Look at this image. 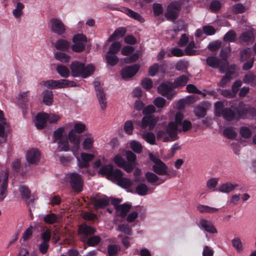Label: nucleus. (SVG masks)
<instances>
[{
    "instance_id": "nucleus-4",
    "label": "nucleus",
    "mask_w": 256,
    "mask_h": 256,
    "mask_svg": "<svg viewBox=\"0 0 256 256\" xmlns=\"http://www.w3.org/2000/svg\"><path fill=\"white\" fill-rule=\"evenodd\" d=\"M214 114L217 116H222L227 121L238 120L234 108H224L223 102H217L214 104Z\"/></svg>"
},
{
    "instance_id": "nucleus-31",
    "label": "nucleus",
    "mask_w": 256,
    "mask_h": 256,
    "mask_svg": "<svg viewBox=\"0 0 256 256\" xmlns=\"http://www.w3.org/2000/svg\"><path fill=\"white\" fill-rule=\"evenodd\" d=\"M55 47L58 50L66 51L70 47V42L66 40L60 39L56 42Z\"/></svg>"
},
{
    "instance_id": "nucleus-14",
    "label": "nucleus",
    "mask_w": 256,
    "mask_h": 256,
    "mask_svg": "<svg viewBox=\"0 0 256 256\" xmlns=\"http://www.w3.org/2000/svg\"><path fill=\"white\" fill-rule=\"evenodd\" d=\"M50 29L53 32L58 35H62L65 32L66 26L60 20L52 18L50 20Z\"/></svg>"
},
{
    "instance_id": "nucleus-54",
    "label": "nucleus",
    "mask_w": 256,
    "mask_h": 256,
    "mask_svg": "<svg viewBox=\"0 0 256 256\" xmlns=\"http://www.w3.org/2000/svg\"><path fill=\"white\" fill-rule=\"evenodd\" d=\"M132 182L128 178H122L118 182V184L121 187L128 188L132 186Z\"/></svg>"
},
{
    "instance_id": "nucleus-40",
    "label": "nucleus",
    "mask_w": 256,
    "mask_h": 256,
    "mask_svg": "<svg viewBox=\"0 0 256 256\" xmlns=\"http://www.w3.org/2000/svg\"><path fill=\"white\" fill-rule=\"evenodd\" d=\"M142 138L150 144L152 145L155 144L156 136L153 132H146L144 133L142 135Z\"/></svg>"
},
{
    "instance_id": "nucleus-16",
    "label": "nucleus",
    "mask_w": 256,
    "mask_h": 256,
    "mask_svg": "<svg viewBox=\"0 0 256 256\" xmlns=\"http://www.w3.org/2000/svg\"><path fill=\"white\" fill-rule=\"evenodd\" d=\"M140 68V66L137 64L125 66L121 71V75L124 79L130 78L136 74Z\"/></svg>"
},
{
    "instance_id": "nucleus-3",
    "label": "nucleus",
    "mask_w": 256,
    "mask_h": 256,
    "mask_svg": "<svg viewBox=\"0 0 256 256\" xmlns=\"http://www.w3.org/2000/svg\"><path fill=\"white\" fill-rule=\"evenodd\" d=\"M172 121L168 122L166 129L159 130L156 132V137L158 140H162L164 142L174 140L177 139L178 127Z\"/></svg>"
},
{
    "instance_id": "nucleus-21",
    "label": "nucleus",
    "mask_w": 256,
    "mask_h": 256,
    "mask_svg": "<svg viewBox=\"0 0 256 256\" xmlns=\"http://www.w3.org/2000/svg\"><path fill=\"white\" fill-rule=\"evenodd\" d=\"M84 136L82 142V148L85 150H90L94 146V138L90 133H86Z\"/></svg>"
},
{
    "instance_id": "nucleus-45",
    "label": "nucleus",
    "mask_w": 256,
    "mask_h": 256,
    "mask_svg": "<svg viewBox=\"0 0 256 256\" xmlns=\"http://www.w3.org/2000/svg\"><path fill=\"white\" fill-rule=\"evenodd\" d=\"M43 102L48 106L51 105L53 102V94L52 91H47L45 92Z\"/></svg>"
},
{
    "instance_id": "nucleus-19",
    "label": "nucleus",
    "mask_w": 256,
    "mask_h": 256,
    "mask_svg": "<svg viewBox=\"0 0 256 256\" xmlns=\"http://www.w3.org/2000/svg\"><path fill=\"white\" fill-rule=\"evenodd\" d=\"M48 114L45 112H40L36 116L35 126L38 130L44 128L47 124Z\"/></svg>"
},
{
    "instance_id": "nucleus-34",
    "label": "nucleus",
    "mask_w": 256,
    "mask_h": 256,
    "mask_svg": "<svg viewBox=\"0 0 256 256\" xmlns=\"http://www.w3.org/2000/svg\"><path fill=\"white\" fill-rule=\"evenodd\" d=\"M106 58L108 64L112 66H115L118 61V58L116 54L108 51L106 56Z\"/></svg>"
},
{
    "instance_id": "nucleus-36",
    "label": "nucleus",
    "mask_w": 256,
    "mask_h": 256,
    "mask_svg": "<svg viewBox=\"0 0 256 256\" xmlns=\"http://www.w3.org/2000/svg\"><path fill=\"white\" fill-rule=\"evenodd\" d=\"M198 47L194 41H191L186 47L185 52L188 56H194L196 54Z\"/></svg>"
},
{
    "instance_id": "nucleus-30",
    "label": "nucleus",
    "mask_w": 256,
    "mask_h": 256,
    "mask_svg": "<svg viewBox=\"0 0 256 256\" xmlns=\"http://www.w3.org/2000/svg\"><path fill=\"white\" fill-rule=\"evenodd\" d=\"M10 130V126L6 120H2L0 122V137L6 138L7 136V133Z\"/></svg>"
},
{
    "instance_id": "nucleus-2",
    "label": "nucleus",
    "mask_w": 256,
    "mask_h": 256,
    "mask_svg": "<svg viewBox=\"0 0 256 256\" xmlns=\"http://www.w3.org/2000/svg\"><path fill=\"white\" fill-rule=\"evenodd\" d=\"M72 76L74 77L82 76L86 78L94 72V66L92 64L85 66L84 64L78 61H74L70 66Z\"/></svg>"
},
{
    "instance_id": "nucleus-43",
    "label": "nucleus",
    "mask_w": 256,
    "mask_h": 256,
    "mask_svg": "<svg viewBox=\"0 0 256 256\" xmlns=\"http://www.w3.org/2000/svg\"><path fill=\"white\" fill-rule=\"evenodd\" d=\"M252 51L250 48H248L243 50L240 52V61L244 62L250 58L252 56Z\"/></svg>"
},
{
    "instance_id": "nucleus-15",
    "label": "nucleus",
    "mask_w": 256,
    "mask_h": 256,
    "mask_svg": "<svg viewBox=\"0 0 256 256\" xmlns=\"http://www.w3.org/2000/svg\"><path fill=\"white\" fill-rule=\"evenodd\" d=\"M96 232V229L86 224H82L79 226L78 232L80 236L81 240L86 242L87 237L94 234Z\"/></svg>"
},
{
    "instance_id": "nucleus-39",
    "label": "nucleus",
    "mask_w": 256,
    "mask_h": 256,
    "mask_svg": "<svg viewBox=\"0 0 256 256\" xmlns=\"http://www.w3.org/2000/svg\"><path fill=\"white\" fill-rule=\"evenodd\" d=\"M58 216L54 213L48 214L44 216V220L48 224H52L58 222Z\"/></svg>"
},
{
    "instance_id": "nucleus-5",
    "label": "nucleus",
    "mask_w": 256,
    "mask_h": 256,
    "mask_svg": "<svg viewBox=\"0 0 256 256\" xmlns=\"http://www.w3.org/2000/svg\"><path fill=\"white\" fill-rule=\"evenodd\" d=\"M150 159L154 162L152 170L154 172L159 176H167L169 178L176 176V174H170L168 172V167L158 156L150 153L148 154Z\"/></svg>"
},
{
    "instance_id": "nucleus-24",
    "label": "nucleus",
    "mask_w": 256,
    "mask_h": 256,
    "mask_svg": "<svg viewBox=\"0 0 256 256\" xmlns=\"http://www.w3.org/2000/svg\"><path fill=\"white\" fill-rule=\"evenodd\" d=\"M202 227L207 232L210 234H217L218 231L214 224L210 221L205 219L200 220Z\"/></svg>"
},
{
    "instance_id": "nucleus-56",
    "label": "nucleus",
    "mask_w": 256,
    "mask_h": 256,
    "mask_svg": "<svg viewBox=\"0 0 256 256\" xmlns=\"http://www.w3.org/2000/svg\"><path fill=\"white\" fill-rule=\"evenodd\" d=\"M148 188L146 184H140L138 185L136 188V192L140 196H144L147 194Z\"/></svg>"
},
{
    "instance_id": "nucleus-63",
    "label": "nucleus",
    "mask_w": 256,
    "mask_h": 256,
    "mask_svg": "<svg viewBox=\"0 0 256 256\" xmlns=\"http://www.w3.org/2000/svg\"><path fill=\"white\" fill-rule=\"evenodd\" d=\"M118 230L128 235H131L132 234V230L128 224H119L118 227Z\"/></svg>"
},
{
    "instance_id": "nucleus-26",
    "label": "nucleus",
    "mask_w": 256,
    "mask_h": 256,
    "mask_svg": "<svg viewBox=\"0 0 256 256\" xmlns=\"http://www.w3.org/2000/svg\"><path fill=\"white\" fill-rule=\"evenodd\" d=\"M122 9V11L130 17L140 22H144V18L138 12H135L126 7H124Z\"/></svg>"
},
{
    "instance_id": "nucleus-13",
    "label": "nucleus",
    "mask_w": 256,
    "mask_h": 256,
    "mask_svg": "<svg viewBox=\"0 0 256 256\" xmlns=\"http://www.w3.org/2000/svg\"><path fill=\"white\" fill-rule=\"evenodd\" d=\"M172 83L166 82L162 83L158 88V91L162 96L168 100H171L174 94Z\"/></svg>"
},
{
    "instance_id": "nucleus-1",
    "label": "nucleus",
    "mask_w": 256,
    "mask_h": 256,
    "mask_svg": "<svg viewBox=\"0 0 256 256\" xmlns=\"http://www.w3.org/2000/svg\"><path fill=\"white\" fill-rule=\"evenodd\" d=\"M73 128L68 133V138L72 145L71 150L74 154H76L78 152L80 144V136L78 134H81L88 130L86 125L80 122L74 121L72 123Z\"/></svg>"
},
{
    "instance_id": "nucleus-46",
    "label": "nucleus",
    "mask_w": 256,
    "mask_h": 256,
    "mask_svg": "<svg viewBox=\"0 0 256 256\" xmlns=\"http://www.w3.org/2000/svg\"><path fill=\"white\" fill-rule=\"evenodd\" d=\"M153 103L156 108H162L165 106L166 100L162 97L158 96L154 100Z\"/></svg>"
},
{
    "instance_id": "nucleus-25",
    "label": "nucleus",
    "mask_w": 256,
    "mask_h": 256,
    "mask_svg": "<svg viewBox=\"0 0 256 256\" xmlns=\"http://www.w3.org/2000/svg\"><path fill=\"white\" fill-rule=\"evenodd\" d=\"M238 186V185L237 184L226 182L222 184L218 189V190L222 192L230 193Z\"/></svg>"
},
{
    "instance_id": "nucleus-47",
    "label": "nucleus",
    "mask_w": 256,
    "mask_h": 256,
    "mask_svg": "<svg viewBox=\"0 0 256 256\" xmlns=\"http://www.w3.org/2000/svg\"><path fill=\"white\" fill-rule=\"evenodd\" d=\"M236 37V34L234 30H230L226 32L224 36V42H234Z\"/></svg>"
},
{
    "instance_id": "nucleus-64",
    "label": "nucleus",
    "mask_w": 256,
    "mask_h": 256,
    "mask_svg": "<svg viewBox=\"0 0 256 256\" xmlns=\"http://www.w3.org/2000/svg\"><path fill=\"white\" fill-rule=\"evenodd\" d=\"M124 132L128 134H132L134 130V126L131 120L126 121L124 126Z\"/></svg>"
},
{
    "instance_id": "nucleus-37",
    "label": "nucleus",
    "mask_w": 256,
    "mask_h": 256,
    "mask_svg": "<svg viewBox=\"0 0 256 256\" xmlns=\"http://www.w3.org/2000/svg\"><path fill=\"white\" fill-rule=\"evenodd\" d=\"M188 78L184 75H182L175 80L173 84L174 87L178 88L184 86L188 82Z\"/></svg>"
},
{
    "instance_id": "nucleus-55",
    "label": "nucleus",
    "mask_w": 256,
    "mask_h": 256,
    "mask_svg": "<svg viewBox=\"0 0 256 256\" xmlns=\"http://www.w3.org/2000/svg\"><path fill=\"white\" fill-rule=\"evenodd\" d=\"M130 147L133 151L138 154L142 152V148L140 143L136 140H132L130 142Z\"/></svg>"
},
{
    "instance_id": "nucleus-60",
    "label": "nucleus",
    "mask_w": 256,
    "mask_h": 256,
    "mask_svg": "<svg viewBox=\"0 0 256 256\" xmlns=\"http://www.w3.org/2000/svg\"><path fill=\"white\" fill-rule=\"evenodd\" d=\"M256 76L254 73L248 72L245 75L243 78V82L246 84H250L254 83L255 81Z\"/></svg>"
},
{
    "instance_id": "nucleus-11",
    "label": "nucleus",
    "mask_w": 256,
    "mask_h": 256,
    "mask_svg": "<svg viewBox=\"0 0 256 256\" xmlns=\"http://www.w3.org/2000/svg\"><path fill=\"white\" fill-rule=\"evenodd\" d=\"M8 175L7 170L0 172V202L2 201L7 195Z\"/></svg>"
},
{
    "instance_id": "nucleus-28",
    "label": "nucleus",
    "mask_w": 256,
    "mask_h": 256,
    "mask_svg": "<svg viewBox=\"0 0 256 256\" xmlns=\"http://www.w3.org/2000/svg\"><path fill=\"white\" fill-rule=\"evenodd\" d=\"M126 32V29L124 28H118L115 30L114 32L108 38L107 41L110 42L112 40L122 38Z\"/></svg>"
},
{
    "instance_id": "nucleus-51",
    "label": "nucleus",
    "mask_w": 256,
    "mask_h": 256,
    "mask_svg": "<svg viewBox=\"0 0 256 256\" xmlns=\"http://www.w3.org/2000/svg\"><path fill=\"white\" fill-rule=\"evenodd\" d=\"M166 67L164 64L159 66L158 64H154L151 66L148 70V74L150 76H154L156 75L158 69L162 68V70Z\"/></svg>"
},
{
    "instance_id": "nucleus-38",
    "label": "nucleus",
    "mask_w": 256,
    "mask_h": 256,
    "mask_svg": "<svg viewBox=\"0 0 256 256\" xmlns=\"http://www.w3.org/2000/svg\"><path fill=\"white\" fill-rule=\"evenodd\" d=\"M234 72L230 70L226 72V74L222 77L218 84V86L221 87H224L226 84L229 82L232 78V76Z\"/></svg>"
},
{
    "instance_id": "nucleus-10",
    "label": "nucleus",
    "mask_w": 256,
    "mask_h": 256,
    "mask_svg": "<svg viewBox=\"0 0 256 256\" xmlns=\"http://www.w3.org/2000/svg\"><path fill=\"white\" fill-rule=\"evenodd\" d=\"M87 41L86 37L83 34H77L74 36L72 42L74 43L72 46V50L76 52H82L86 47Z\"/></svg>"
},
{
    "instance_id": "nucleus-8",
    "label": "nucleus",
    "mask_w": 256,
    "mask_h": 256,
    "mask_svg": "<svg viewBox=\"0 0 256 256\" xmlns=\"http://www.w3.org/2000/svg\"><path fill=\"white\" fill-rule=\"evenodd\" d=\"M181 10V4L178 2L170 3L167 8L164 16L167 20L174 22L178 16Z\"/></svg>"
},
{
    "instance_id": "nucleus-23",
    "label": "nucleus",
    "mask_w": 256,
    "mask_h": 256,
    "mask_svg": "<svg viewBox=\"0 0 256 256\" xmlns=\"http://www.w3.org/2000/svg\"><path fill=\"white\" fill-rule=\"evenodd\" d=\"M110 202L108 198H100L98 196H95L92 200L95 208H103L107 206Z\"/></svg>"
},
{
    "instance_id": "nucleus-18",
    "label": "nucleus",
    "mask_w": 256,
    "mask_h": 256,
    "mask_svg": "<svg viewBox=\"0 0 256 256\" xmlns=\"http://www.w3.org/2000/svg\"><path fill=\"white\" fill-rule=\"evenodd\" d=\"M40 152L35 148L28 150L26 155L28 162L32 164H37L40 161Z\"/></svg>"
},
{
    "instance_id": "nucleus-22",
    "label": "nucleus",
    "mask_w": 256,
    "mask_h": 256,
    "mask_svg": "<svg viewBox=\"0 0 256 256\" xmlns=\"http://www.w3.org/2000/svg\"><path fill=\"white\" fill-rule=\"evenodd\" d=\"M145 177L149 183L152 184L158 182L156 184H160L165 181L164 179L160 178L156 174L152 172H146L145 174Z\"/></svg>"
},
{
    "instance_id": "nucleus-42",
    "label": "nucleus",
    "mask_w": 256,
    "mask_h": 256,
    "mask_svg": "<svg viewBox=\"0 0 256 256\" xmlns=\"http://www.w3.org/2000/svg\"><path fill=\"white\" fill-rule=\"evenodd\" d=\"M54 56L57 60L64 63L68 62L70 58V56L61 52H56L54 54Z\"/></svg>"
},
{
    "instance_id": "nucleus-50",
    "label": "nucleus",
    "mask_w": 256,
    "mask_h": 256,
    "mask_svg": "<svg viewBox=\"0 0 256 256\" xmlns=\"http://www.w3.org/2000/svg\"><path fill=\"white\" fill-rule=\"evenodd\" d=\"M232 246L236 250L240 252L242 251V245L240 238L238 237L234 238L232 240Z\"/></svg>"
},
{
    "instance_id": "nucleus-61",
    "label": "nucleus",
    "mask_w": 256,
    "mask_h": 256,
    "mask_svg": "<svg viewBox=\"0 0 256 256\" xmlns=\"http://www.w3.org/2000/svg\"><path fill=\"white\" fill-rule=\"evenodd\" d=\"M194 113L197 116L204 118L206 115V110L202 106H197L194 109Z\"/></svg>"
},
{
    "instance_id": "nucleus-6",
    "label": "nucleus",
    "mask_w": 256,
    "mask_h": 256,
    "mask_svg": "<svg viewBox=\"0 0 256 256\" xmlns=\"http://www.w3.org/2000/svg\"><path fill=\"white\" fill-rule=\"evenodd\" d=\"M206 64L214 68H218L221 73H224L228 68V62L226 58H219L214 56H209L206 59Z\"/></svg>"
},
{
    "instance_id": "nucleus-59",
    "label": "nucleus",
    "mask_w": 256,
    "mask_h": 256,
    "mask_svg": "<svg viewBox=\"0 0 256 256\" xmlns=\"http://www.w3.org/2000/svg\"><path fill=\"white\" fill-rule=\"evenodd\" d=\"M218 182V179L216 178H212L209 179L206 182V186L208 188L214 190Z\"/></svg>"
},
{
    "instance_id": "nucleus-9",
    "label": "nucleus",
    "mask_w": 256,
    "mask_h": 256,
    "mask_svg": "<svg viewBox=\"0 0 256 256\" xmlns=\"http://www.w3.org/2000/svg\"><path fill=\"white\" fill-rule=\"evenodd\" d=\"M184 115L180 112H178L175 115L174 124L176 125L178 128V132L182 131L186 132L190 130L192 127V123L190 121L183 120Z\"/></svg>"
},
{
    "instance_id": "nucleus-32",
    "label": "nucleus",
    "mask_w": 256,
    "mask_h": 256,
    "mask_svg": "<svg viewBox=\"0 0 256 256\" xmlns=\"http://www.w3.org/2000/svg\"><path fill=\"white\" fill-rule=\"evenodd\" d=\"M113 169L112 164H108L102 166L98 170V173L102 176H106L107 178H110V174Z\"/></svg>"
},
{
    "instance_id": "nucleus-53",
    "label": "nucleus",
    "mask_w": 256,
    "mask_h": 256,
    "mask_svg": "<svg viewBox=\"0 0 256 256\" xmlns=\"http://www.w3.org/2000/svg\"><path fill=\"white\" fill-rule=\"evenodd\" d=\"M224 135L228 138L233 139L236 136V134L232 128H227L223 131Z\"/></svg>"
},
{
    "instance_id": "nucleus-33",
    "label": "nucleus",
    "mask_w": 256,
    "mask_h": 256,
    "mask_svg": "<svg viewBox=\"0 0 256 256\" xmlns=\"http://www.w3.org/2000/svg\"><path fill=\"white\" fill-rule=\"evenodd\" d=\"M56 70L57 72L62 76L64 78H68L70 75V72L67 66L59 64L56 66Z\"/></svg>"
},
{
    "instance_id": "nucleus-27",
    "label": "nucleus",
    "mask_w": 256,
    "mask_h": 256,
    "mask_svg": "<svg viewBox=\"0 0 256 256\" xmlns=\"http://www.w3.org/2000/svg\"><path fill=\"white\" fill-rule=\"evenodd\" d=\"M56 88H64L68 87H74L76 86L74 81L66 79L56 80Z\"/></svg>"
},
{
    "instance_id": "nucleus-49",
    "label": "nucleus",
    "mask_w": 256,
    "mask_h": 256,
    "mask_svg": "<svg viewBox=\"0 0 256 256\" xmlns=\"http://www.w3.org/2000/svg\"><path fill=\"white\" fill-rule=\"evenodd\" d=\"M240 134L243 138H248L251 136L252 132L248 127L242 126L240 128Z\"/></svg>"
},
{
    "instance_id": "nucleus-20",
    "label": "nucleus",
    "mask_w": 256,
    "mask_h": 256,
    "mask_svg": "<svg viewBox=\"0 0 256 256\" xmlns=\"http://www.w3.org/2000/svg\"><path fill=\"white\" fill-rule=\"evenodd\" d=\"M240 42L242 44H250L254 40V34L252 30H248L242 33L239 37Z\"/></svg>"
},
{
    "instance_id": "nucleus-57",
    "label": "nucleus",
    "mask_w": 256,
    "mask_h": 256,
    "mask_svg": "<svg viewBox=\"0 0 256 256\" xmlns=\"http://www.w3.org/2000/svg\"><path fill=\"white\" fill-rule=\"evenodd\" d=\"M19 190L23 198L28 199L30 197V192L27 186H20Z\"/></svg>"
},
{
    "instance_id": "nucleus-7",
    "label": "nucleus",
    "mask_w": 256,
    "mask_h": 256,
    "mask_svg": "<svg viewBox=\"0 0 256 256\" xmlns=\"http://www.w3.org/2000/svg\"><path fill=\"white\" fill-rule=\"evenodd\" d=\"M70 186L76 192H80L82 190L84 182L82 176L76 172H72L67 174Z\"/></svg>"
},
{
    "instance_id": "nucleus-29",
    "label": "nucleus",
    "mask_w": 256,
    "mask_h": 256,
    "mask_svg": "<svg viewBox=\"0 0 256 256\" xmlns=\"http://www.w3.org/2000/svg\"><path fill=\"white\" fill-rule=\"evenodd\" d=\"M131 205L128 204H124L116 206V211L118 214L122 218H124L131 208Z\"/></svg>"
},
{
    "instance_id": "nucleus-62",
    "label": "nucleus",
    "mask_w": 256,
    "mask_h": 256,
    "mask_svg": "<svg viewBox=\"0 0 256 256\" xmlns=\"http://www.w3.org/2000/svg\"><path fill=\"white\" fill-rule=\"evenodd\" d=\"M232 11L235 14H242L246 11V8L241 4H236L232 6Z\"/></svg>"
},
{
    "instance_id": "nucleus-58",
    "label": "nucleus",
    "mask_w": 256,
    "mask_h": 256,
    "mask_svg": "<svg viewBox=\"0 0 256 256\" xmlns=\"http://www.w3.org/2000/svg\"><path fill=\"white\" fill-rule=\"evenodd\" d=\"M58 148L60 151H68L70 148L68 140H60L58 142Z\"/></svg>"
},
{
    "instance_id": "nucleus-12",
    "label": "nucleus",
    "mask_w": 256,
    "mask_h": 256,
    "mask_svg": "<svg viewBox=\"0 0 256 256\" xmlns=\"http://www.w3.org/2000/svg\"><path fill=\"white\" fill-rule=\"evenodd\" d=\"M237 119L244 118L248 114H256V110L248 105L245 104L242 102H240L237 107L234 108Z\"/></svg>"
},
{
    "instance_id": "nucleus-48",
    "label": "nucleus",
    "mask_w": 256,
    "mask_h": 256,
    "mask_svg": "<svg viewBox=\"0 0 256 256\" xmlns=\"http://www.w3.org/2000/svg\"><path fill=\"white\" fill-rule=\"evenodd\" d=\"M24 8V5L18 2L16 4V7L15 9H14L12 11V14L16 18H18L21 16L22 14V10Z\"/></svg>"
},
{
    "instance_id": "nucleus-17",
    "label": "nucleus",
    "mask_w": 256,
    "mask_h": 256,
    "mask_svg": "<svg viewBox=\"0 0 256 256\" xmlns=\"http://www.w3.org/2000/svg\"><path fill=\"white\" fill-rule=\"evenodd\" d=\"M158 120V119L153 116H144L142 120L140 128L144 130L148 128L149 130H152Z\"/></svg>"
},
{
    "instance_id": "nucleus-41",
    "label": "nucleus",
    "mask_w": 256,
    "mask_h": 256,
    "mask_svg": "<svg viewBox=\"0 0 256 256\" xmlns=\"http://www.w3.org/2000/svg\"><path fill=\"white\" fill-rule=\"evenodd\" d=\"M120 251V248L116 244H110L108 247V252L109 256H117Z\"/></svg>"
},
{
    "instance_id": "nucleus-44",
    "label": "nucleus",
    "mask_w": 256,
    "mask_h": 256,
    "mask_svg": "<svg viewBox=\"0 0 256 256\" xmlns=\"http://www.w3.org/2000/svg\"><path fill=\"white\" fill-rule=\"evenodd\" d=\"M122 172L119 169H112L111 174L110 178L109 180H114L118 182L120 178L122 177Z\"/></svg>"
},
{
    "instance_id": "nucleus-35",
    "label": "nucleus",
    "mask_w": 256,
    "mask_h": 256,
    "mask_svg": "<svg viewBox=\"0 0 256 256\" xmlns=\"http://www.w3.org/2000/svg\"><path fill=\"white\" fill-rule=\"evenodd\" d=\"M196 208L201 213H216L218 210V208L202 204L198 205Z\"/></svg>"
},
{
    "instance_id": "nucleus-52",
    "label": "nucleus",
    "mask_w": 256,
    "mask_h": 256,
    "mask_svg": "<svg viewBox=\"0 0 256 256\" xmlns=\"http://www.w3.org/2000/svg\"><path fill=\"white\" fill-rule=\"evenodd\" d=\"M101 238L98 236H94L87 238L86 242L90 246H94L99 244Z\"/></svg>"
}]
</instances>
